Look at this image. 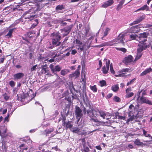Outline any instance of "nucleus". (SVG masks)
<instances>
[{"label": "nucleus", "mask_w": 152, "mask_h": 152, "mask_svg": "<svg viewBox=\"0 0 152 152\" xmlns=\"http://www.w3.org/2000/svg\"><path fill=\"white\" fill-rule=\"evenodd\" d=\"M39 7L37 6V8H34L30 9L26 11L23 15V17L24 19H28V21H31L33 19L38 17L37 11L40 10Z\"/></svg>", "instance_id": "obj_1"}, {"label": "nucleus", "mask_w": 152, "mask_h": 152, "mask_svg": "<svg viewBox=\"0 0 152 152\" xmlns=\"http://www.w3.org/2000/svg\"><path fill=\"white\" fill-rule=\"evenodd\" d=\"M52 37V43L53 45L58 46L60 45L61 42H60L61 37L59 31L53 32L51 34Z\"/></svg>", "instance_id": "obj_2"}, {"label": "nucleus", "mask_w": 152, "mask_h": 152, "mask_svg": "<svg viewBox=\"0 0 152 152\" xmlns=\"http://www.w3.org/2000/svg\"><path fill=\"white\" fill-rule=\"evenodd\" d=\"M89 105L90 107V109L87 110V114L91 118L90 120L95 122H100V121L98 120L97 118H93L95 116V113H96V115L97 116V114L96 113L97 112L94 108H91L90 107L91 106L90 104Z\"/></svg>", "instance_id": "obj_3"}, {"label": "nucleus", "mask_w": 152, "mask_h": 152, "mask_svg": "<svg viewBox=\"0 0 152 152\" xmlns=\"http://www.w3.org/2000/svg\"><path fill=\"white\" fill-rule=\"evenodd\" d=\"M150 46V44L147 42H139V44L138 45L139 47L137 48L138 51L142 52L143 50L149 48Z\"/></svg>", "instance_id": "obj_4"}, {"label": "nucleus", "mask_w": 152, "mask_h": 152, "mask_svg": "<svg viewBox=\"0 0 152 152\" xmlns=\"http://www.w3.org/2000/svg\"><path fill=\"white\" fill-rule=\"evenodd\" d=\"M75 113L76 118L77 120V122H78L83 116L82 110L78 106H76Z\"/></svg>", "instance_id": "obj_5"}, {"label": "nucleus", "mask_w": 152, "mask_h": 152, "mask_svg": "<svg viewBox=\"0 0 152 152\" xmlns=\"http://www.w3.org/2000/svg\"><path fill=\"white\" fill-rule=\"evenodd\" d=\"M72 28V25H71L65 27L62 29H61V32L64 33L63 34V37H64L68 35L71 31Z\"/></svg>", "instance_id": "obj_6"}, {"label": "nucleus", "mask_w": 152, "mask_h": 152, "mask_svg": "<svg viewBox=\"0 0 152 152\" xmlns=\"http://www.w3.org/2000/svg\"><path fill=\"white\" fill-rule=\"evenodd\" d=\"M104 61L106 62V66H104L102 67V71L104 74H106L108 73L109 69L110 61L109 60H108L106 58H104Z\"/></svg>", "instance_id": "obj_7"}, {"label": "nucleus", "mask_w": 152, "mask_h": 152, "mask_svg": "<svg viewBox=\"0 0 152 152\" xmlns=\"http://www.w3.org/2000/svg\"><path fill=\"white\" fill-rule=\"evenodd\" d=\"M49 67L51 69L52 72L56 75L57 77H58V75L56 74V72L60 71L61 69V67L58 65H56L54 67L53 64H51L50 65Z\"/></svg>", "instance_id": "obj_8"}, {"label": "nucleus", "mask_w": 152, "mask_h": 152, "mask_svg": "<svg viewBox=\"0 0 152 152\" xmlns=\"http://www.w3.org/2000/svg\"><path fill=\"white\" fill-rule=\"evenodd\" d=\"M147 37L148 35L147 33L144 32L139 34V36L138 37V39L137 40L139 42H147Z\"/></svg>", "instance_id": "obj_9"}, {"label": "nucleus", "mask_w": 152, "mask_h": 152, "mask_svg": "<svg viewBox=\"0 0 152 152\" xmlns=\"http://www.w3.org/2000/svg\"><path fill=\"white\" fill-rule=\"evenodd\" d=\"M140 98V101L141 102L152 105V101L149 100L146 97L141 96Z\"/></svg>", "instance_id": "obj_10"}, {"label": "nucleus", "mask_w": 152, "mask_h": 152, "mask_svg": "<svg viewBox=\"0 0 152 152\" xmlns=\"http://www.w3.org/2000/svg\"><path fill=\"white\" fill-rule=\"evenodd\" d=\"M133 57L131 55H129L124 58V63L126 65H129L133 61Z\"/></svg>", "instance_id": "obj_11"}, {"label": "nucleus", "mask_w": 152, "mask_h": 152, "mask_svg": "<svg viewBox=\"0 0 152 152\" xmlns=\"http://www.w3.org/2000/svg\"><path fill=\"white\" fill-rule=\"evenodd\" d=\"M140 27L139 25L133 26L129 29V32L133 33L138 32L140 31Z\"/></svg>", "instance_id": "obj_12"}, {"label": "nucleus", "mask_w": 152, "mask_h": 152, "mask_svg": "<svg viewBox=\"0 0 152 152\" xmlns=\"http://www.w3.org/2000/svg\"><path fill=\"white\" fill-rule=\"evenodd\" d=\"M76 42V45L78 47L77 48L78 50H79L80 51H83L84 49V45H82V42L78 39H76L75 40Z\"/></svg>", "instance_id": "obj_13"}, {"label": "nucleus", "mask_w": 152, "mask_h": 152, "mask_svg": "<svg viewBox=\"0 0 152 152\" xmlns=\"http://www.w3.org/2000/svg\"><path fill=\"white\" fill-rule=\"evenodd\" d=\"M24 76V74L22 72H19L13 75L15 80L20 79Z\"/></svg>", "instance_id": "obj_14"}, {"label": "nucleus", "mask_w": 152, "mask_h": 152, "mask_svg": "<svg viewBox=\"0 0 152 152\" xmlns=\"http://www.w3.org/2000/svg\"><path fill=\"white\" fill-rule=\"evenodd\" d=\"M130 69L128 68H126L125 69H122L120 71V73H121L118 75H115L116 77H124L125 75L124 74L126 73V72H129Z\"/></svg>", "instance_id": "obj_15"}, {"label": "nucleus", "mask_w": 152, "mask_h": 152, "mask_svg": "<svg viewBox=\"0 0 152 152\" xmlns=\"http://www.w3.org/2000/svg\"><path fill=\"white\" fill-rule=\"evenodd\" d=\"M80 75V72L79 69H77L75 72L72 74H70L69 75V78H71L75 77L76 78L79 76Z\"/></svg>", "instance_id": "obj_16"}, {"label": "nucleus", "mask_w": 152, "mask_h": 152, "mask_svg": "<svg viewBox=\"0 0 152 152\" xmlns=\"http://www.w3.org/2000/svg\"><path fill=\"white\" fill-rule=\"evenodd\" d=\"M145 18V14H143L141 16H140L137 19L134 21V23L138 24L144 20Z\"/></svg>", "instance_id": "obj_17"}, {"label": "nucleus", "mask_w": 152, "mask_h": 152, "mask_svg": "<svg viewBox=\"0 0 152 152\" xmlns=\"http://www.w3.org/2000/svg\"><path fill=\"white\" fill-rule=\"evenodd\" d=\"M152 72V69L150 67L145 70L140 74V76H143Z\"/></svg>", "instance_id": "obj_18"}, {"label": "nucleus", "mask_w": 152, "mask_h": 152, "mask_svg": "<svg viewBox=\"0 0 152 152\" xmlns=\"http://www.w3.org/2000/svg\"><path fill=\"white\" fill-rule=\"evenodd\" d=\"M41 69V72L42 74H45L49 71L48 67L47 66L46 64L45 65H42Z\"/></svg>", "instance_id": "obj_19"}, {"label": "nucleus", "mask_w": 152, "mask_h": 152, "mask_svg": "<svg viewBox=\"0 0 152 152\" xmlns=\"http://www.w3.org/2000/svg\"><path fill=\"white\" fill-rule=\"evenodd\" d=\"M124 35L123 34H120L118 37L117 39L118 40V43H122L124 44Z\"/></svg>", "instance_id": "obj_20"}, {"label": "nucleus", "mask_w": 152, "mask_h": 152, "mask_svg": "<svg viewBox=\"0 0 152 152\" xmlns=\"http://www.w3.org/2000/svg\"><path fill=\"white\" fill-rule=\"evenodd\" d=\"M65 126V129H71L73 126V125L72 124V122L71 121H68L63 126Z\"/></svg>", "instance_id": "obj_21"}, {"label": "nucleus", "mask_w": 152, "mask_h": 152, "mask_svg": "<svg viewBox=\"0 0 152 152\" xmlns=\"http://www.w3.org/2000/svg\"><path fill=\"white\" fill-rule=\"evenodd\" d=\"M134 144L138 146H142L144 145L142 142L140 141V140L139 139H136L134 141Z\"/></svg>", "instance_id": "obj_22"}, {"label": "nucleus", "mask_w": 152, "mask_h": 152, "mask_svg": "<svg viewBox=\"0 0 152 152\" xmlns=\"http://www.w3.org/2000/svg\"><path fill=\"white\" fill-rule=\"evenodd\" d=\"M149 7L148 6L147 4H145L143 7L137 10L135 12H137L140 10H146V11H148L149 10Z\"/></svg>", "instance_id": "obj_23"}, {"label": "nucleus", "mask_w": 152, "mask_h": 152, "mask_svg": "<svg viewBox=\"0 0 152 152\" xmlns=\"http://www.w3.org/2000/svg\"><path fill=\"white\" fill-rule=\"evenodd\" d=\"M141 52H138L137 49V54L134 60V61H136L141 58L142 55V53Z\"/></svg>", "instance_id": "obj_24"}, {"label": "nucleus", "mask_w": 152, "mask_h": 152, "mask_svg": "<svg viewBox=\"0 0 152 152\" xmlns=\"http://www.w3.org/2000/svg\"><path fill=\"white\" fill-rule=\"evenodd\" d=\"M16 29V28H15L9 30L8 33L6 34L5 36L8 37L9 38L11 37H12V33L14 31V29Z\"/></svg>", "instance_id": "obj_25"}, {"label": "nucleus", "mask_w": 152, "mask_h": 152, "mask_svg": "<svg viewBox=\"0 0 152 152\" xmlns=\"http://www.w3.org/2000/svg\"><path fill=\"white\" fill-rule=\"evenodd\" d=\"M125 1V0H123L120 1L119 4L117 5V7L116 10L118 11L120 10L122 7V5Z\"/></svg>", "instance_id": "obj_26"}, {"label": "nucleus", "mask_w": 152, "mask_h": 152, "mask_svg": "<svg viewBox=\"0 0 152 152\" xmlns=\"http://www.w3.org/2000/svg\"><path fill=\"white\" fill-rule=\"evenodd\" d=\"M23 40H25L26 42H23V43L24 44L27 45H29L28 44H31L32 45V43H31L30 42L29 39H28V37L24 38L23 37H22Z\"/></svg>", "instance_id": "obj_27"}, {"label": "nucleus", "mask_w": 152, "mask_h": 152, "mask_svg": "<svg viewBox=\"0 0 152 152\" xmlns=\"http://www.w3.org/2000/svg\"><path fill=\"white\" fill-rule=\"evenodd\" d=\"M65 8V6L63 4L58 5L56 7V10L58 11L59 10H61Z\"/></svg>", "instance_id": "obj_28"}, {"label": "nucleus", "mask_w": 152, "mask_h": 152, "mask_svg": "<svg viewBox=\"0 0 152 152\" xmlns=\"http://www.w3.org/2000/svg\"><path fill=\"white\" fill-rule=\"evenodd\" d=\"M20 140H21L25 142H29L30 141H31L30 138L28 137L20 138Z\"/></svg>", "instance_id": "obj_29"}, {"label": "nucleus", "mask_w": 152, "mask_h": 152, "mask_svg": "<svg viewBox=\"0 0 152 152\" xmlns=\"http://www.w3.org/2000/svg\"><path fill=\"white\" fill-rule=\"evenodd\" d=\"M62 53H61L62 54ZM61 53H60L59 54L57 55V54H56L54 56V58H56V57H59V59H58V61H59L63 58L64 57H63V55H61Z\"/></svg>", "instance_id": "obj_30"}, {"label": "nucleus", "mask_w": 152, "mask_h": 152, "mask_svg": "<svg viewBox=\"0 0 152 152\" xmlns=\"http://www.w3.org/2000/svg\"><path fill=\"white\" fill-rule=\"evenodd\" d=\"M98 113L100 114V116L102 118L104 119L105 118V116H106L105 112L102 111H98Z\"/></svg>", "instance_id": "obj_31"}, {"label": "nucleus", "mask_w": 152, "mask_h": 152, "mask_svg": "<svg viewBox=\"0 0 152 152\" xmlns=\"http://www.w3.org/2000/svg\"><path fill=\"white\" fill-rule=\"evenodd\" d=\"M119 88L118 84L115 85L111 87V89L114 92H116L119 90Z\"/></svg>", "instance_id": "obj_32"}, {"label": "nucleus", "mask_w": 152, "mask_h": 152, "mask_svg": "<svg viewBox=\"0 0 152 152\" xmlns=\"http://www.w3.org/2000/svg\"><path fill=\"white\" fill-rule=\"evenodd\" d=\"M142 92V96H144V95H145L146 94V90H142L140 91L139 92H138V98L137 99H139L140 97V93Z\"/></svg>", "instance_id": "obj_33"}, {"label": "nucleus", "mask_w": 152, "mask_h": 152, "mask_svg": "<svg viewBox=\"0 0 152 152\" xmlns=\"http://www.w3.org/2000/svg\"><path fill=\"white\" fill-rule=\"evenodd\" d=\"M69 72V70L68 69H64L62 70L61 72V74L63 76H64Z\"/></svg>", "instance_id": "obj_34"}, {"label": "nucleus", "mask_w": 152, "mask_h": 152, "mask_svg": "<svg viewBox=\"0 0 152 152\" xmlns=\"http://www.w3.org/2000/svg\"><path fill=\"white\" fill-rule=\"evenodd\" d=\"M134 95V93L133 92L126 93L125 97L126 98H129L133 96Z\"/></svg>", "instance_id": "obj_35"}, {"label": "nucleus", "mask_w": 152, "mask_h": 152, "mask_svg": "<svg viewBox=\"0 0 152 152\" xmlns=\"http://www.w3.org/2000/svg\"><path fill=\"white\" fill-rule=\"evenodd\" d=\"M83 149H82L83 152H89V148L86 145L83 146Z\"/></svg>", "instance_id": "obj_36"}, {"label": "nucleus", "mask_w": 152, "mask_h": 152, "mask_svg": "<svg viewBox=\"0 0 152 152\" xmlns=\"http://www.w3.org/2000/svg\"><path fill=\"white\" fill-rule=\"evenodd\" d=\"M110 30V29L109 28H107L104 31V35L103 37H102V39L103 40V38L104 37H106L107 35L108 34V32Z\"/></svg>", "instance_id": "obj_37"}, {"label": "nucleus", "mask_w": 152, "mask_h": 152, "mask_svg": "<svg viewBox=\"0 0 152 152\" xmlns=\"http://www.w3.org/2000/svg\"><path fill=\"white\" fill-rule=\"evenodd\" d=\"M90 88L91 90H92L94 92H96L97 91V88H96V86L95 85L94 86H90Z\"/></svg>", "instance_id": "obj_38"}, {"label": "nucleus", "mask_w": 152, "mask_h": 152, "mask_svg": "<svg viewBox=\"0 0 152 152\" xmlns=\"http://www.w3.org/2000/svg\"><path fill=\"white\" fill-rule=\"evenodd\" d=\"M115 49L116 50L121 51L124 52V53H126L127 51L126 49L125 48H116Z\"/></svg>", "instance_id": "obj_39"}, {"label": "nucleus", "mask_w": 152, "mask_h": 152, "mask_svg": "<svg viewBox=\"0 0 152 152\" xmlns=\"http://www.w3.org/2000/svg\"><path fill=\"white\" fill-rule=\"evenodd\" d=\"M138 37V36L136 34H132L129 36L130 39L131 40H135Z\"/></svg>", "instance_id": "obj_40"}, {"label": "nucleus", "mask_w": 152, "mask_h": 152, "mask_svg": "<svg viewBox=\"0 0 152 152\" xmlns=\"http://www.w3.org/2000/svg\"><path fill=\"white\" fill-rule=\"evenodd\" d=\"M61 116L62 117V118H61L62 122V125L63 126L66 123V118L65 116H63L62 114H61Z\"/></svg>", "instance_id": "obj_41"}, {"label": "nucleus", "mask_w": 152, "mask_h": 152, "mask_svg": "<svg viewBox=\"0 0 152 152\" xmlns=\"http://www.w3.org/2000/svg\"><path fill=\"white\" fill-rule=\"evenodd\" d=\"M100 86L101 87L105 86L106 85V81L104 80H102L101 81H100L99 82Z\"/></svg>", "instance_id": "obj_42"}, {"label": "nucleus", "mask_w": 152, "mask_h": 152, "mask_svg": "<svg viewBox=\"0 0 152 152\" xmlns=\"http://www.w3.org/2000/svg\"><path fill=\"white\" fill-rule=\"evenodd\" d=\"M53 131L54 129H53L50 128V129H47L45 130V131L47 134H49L53 132Z\"/></svg>", "instance_id": "obj_43"}, {"label": "nucleus", "mask_w": 152, "mask_h": 152, "mask_svg": "<svg viewBox=\"0 0 152 152\" xmlns=\"http://www.w3.org/2000/svg\"><path fill=\"white\" fill-rule=\"evenodd\" d=\"M25 145L26 144H21V145H20L19 147L20 149H22L23 150H26L28 148L27 147H25Z\"/></svg>", "instance_id": "obj_44"}, {"label": "nucleus", "mask_w": 152, "mask_h": 152, "mask_svg": "<svg viewBox=\"0 0 152 152\" xmlns=\"http://www.w3.org/2000/svg\"><path fill=\"white\" fill-rule=\"evenodd\" d=\"M113 100L114 101L117 102H120L121 101V99L117 96H115L114 97Z\"/></svg>", "instance_id": "obj_45"}, {"label": "nucleus", "mask_w": 152, "mask_h": 152, "mask_svg": "<svg viewBox=\"0 0 152 152\" xmlns=\"http://www.w3.org/2000/svg\"><path fill=\"white\" fill-rule=\"evenodd\" d=\"M110 71L113 74H115V71H114L113 67V66L112 63H111L110 64Z\"/></svg>", "instance_id": "obj_46"}, {"label": "nucleus", "mask_w": 152, "mask_h": 152, "mask_svg": "<svg viewBox=\"0 0 152 152\" xmlns=\"http://www.w3.org/2000/svg\"><path fill=\"white\" fill-rule=\"evenodd\" d=\"M37 65L36 64L33 66L30 69V71L31 72H32L33 71H35L37 69Z\"/></svg>", "instance_id": "obj_47"}, {"label": "nucleus", "mask_w": 152, "mask_h": 152, "mask_svg": "<svg viewBox=\"0 0 152 152\" xmlns=\"http://www.w3.org/2000/svg\"><path fill=\"white\" fill-rule=\"evenodd\" d=\"M136 80V78H134L132 79L129 82H128L127 83L126 85L127 86H128L129 85H130L132 84L135 80Z\"/></svg>", "instance_id": "obj_48"}, {"label": "nucleus", "mask_w": 152, "mask_h": 152, "mask_svg": "<svg viewBox=\"0 0 152 152\" xmlns=\"http://www.w3.org/2000/svg\"><path fill=\"white\" fill-rule=\"evenodd\" d=\"M143 134L144 136H145L146 137H150L151 136L149 134H147V132L145 130H143Z\"/></svg>", "instance_id": "obj_49"}, {"label": "nucleus", "mask_w": 152, "mask_h": 152, "mask_svg": "<svg viewBox=\"0 0 152 152\" xmlns=\"http://www.w3.org/2000/svg\"><path fill=\"white\" fill-rule=\"evenodd\" d=\"M134 117L133 116H131L130 117L127 119L126 121V123L128 124L129 122L130 121H132L133 120Z\"/></svg>", "instance_id": "obj_50"}, {"label": "nucleus", "mask_w": 152, "mask_h": 152, "mask_svg": "<svg viewBox=\"0 0 152 152\" xmlns=\"http://www.w3.org/2000/svg\"><path fill=\"white\" fill-rule=\"evenodd\" d=\"M3 96H4V99L6 101L7 100L10 98V96H9L6 93H5L3 95Z\"/></svg>", "instance_id": "obj_51"}, {"label": "nucleus", "mask_w": 152, "mask_h": 152, "mask_svg": "<svg viewBox=\"0 0 152 152\" xmlns=\"http://www.w3.org/2000/svg\"><path fill=\"white\" fill-rule=\"evenodd\" d=\"M9 84L12 87H13L15 85V83L13 81L11 80L9 82Z\"/></svg>", "instance_id": "obj_52"}, {"label": "nucleus", "mask_w": 152, "mask_h": 152, "mask_svg": "<svg viewBox=\"0 0 152 152\" xmlns=\"http://www.w3.org/2000/svg\"><path fill=\"white\" fill-rule=\"evenodd\" d=\"M116 116L118 117V118L120 119H123V120H125L126 118V117L125 116H122L118 115H116Z\"/></svg>", "instance_id": "obj_53"}, {"label": "nucleus", "mask_w": 152, "mask_h": 152, "mask_svg": "<svg viewBox=\"0 0 152 152\" xmlns=\"http://www.w3.org/2000/svg\"><path fill=\"white\" fill-rule=\"evenodd\" d=\"M55 59H56L55 58H54V57H53V58H51V59H50V60H49V59L48 58L47 59L45 60V63L46 62V61H49V62H50V63H51L53 62H54L55 61Z\"/></svg>", "instance_id": "obj_54"}, {"label": "nucleus", "mask_w": 152, "mask_h": 152, "mask_svg": "<svg viewBox=\"0 0 152 152\" xmlns=\"http://www.w3.org/2000/svg\"><path fill=\"white\" fill-rule=\"evenodd\" d=\"M107 2H104L103 4L102 5V7L104 8H106L110 6L109 5L107 4Z\"/></svg>", "instance_id": "obj_55"}, {"label": "nucleus", "mask_w": 152, "mask_h": 152, "mask_svg": "<svg viewBox=\"0 0 152 152\" xmlns=\"http://www.w3.org/2000/svg\"><path fill=\"white\" fill-rule=\"evenodd\" d=\"M107 3H108L110 6L111 5L114 3V1L113 0H108V1H107Z\"/></svg>", "instance_id": "obj_56"}, {"label": "nucleus", "mask_w": 152, "mask_h": 152, "mask_svg": "<svg viewBox=\"0 0 152 152\" xmlns=\"http://www.w3.org/2000/svg\"><path fill=\"white\" fill-rule=\"evenodd\" d=\"M115 41V40H113L112 41H110L107 42V45L110 46H112L114 45L115 43H113Z\"/></svg>", "instance_id": "obj_57"}, {"label": "nucleus", "mask_w": 152, "mask_h": 152, "mask_svg": "<svg viewBox=\"0 0 152 152\" xmlns=\"http://www.w3.org/2000/svg\"><path fill=\"white\" fill-rule=\"evenodd\" d=\"M81 141L82 142V144L83 146L86 145V140L84 138L81 139Z\"/></svg>", "instance_id": "obj_58"}, {"label": "nucleus", "mask_w": 152, "mask_h": 152, "mask_svg": "<svg viewBox=\"0 0 152 152\" xmlns=\"http://www.w3.org/2000/svg\"><path fill=\"white\" fill-rule=\"evenodd\" d=\"M83 101L84 104H87L88 103L89 104L90 101L87 98H86L85 99H84Z\"/></svg>", "instance_id": "obj_59"}, {"label": "nucleus", "mask_w": 152, "mask_h": 152, "mask_svg": "<svg viewBox=\"0 0 152 152\" xmlns=\"http://www.w3.org/2000/svg\"><path fill=\"white\" fill-rule=\"evenodd\" d=\"M80 131V129L78 128H76L75 129H74L72 131V132L73 133H78Z\"/></svg>", "instance_id": "obj_60"}, {"label": "nucleus", "mask_w": 152, "mask_h": 152, "mask_svg": "<svg viewBox=\"0 0 152 152\" xmlns=\"http://www.w3.org/2000/svg\"><path fill=\"white\" fill-rule=\"evenodd\" d=\"M60 24L61 26H64L66 25V23L64 22L63 21L61 20L60 21Z\"/></svg>", "instance_id": "obj_61"}, {"label": "nucleus", "mask_w": 152, "mask_h": 152, "mask_svg": "<svg viewBox=\"0 0 152 152\" xmlns=\"http://www.w3.org/2000/svg\"><path fill=\"white\" fill-rule=\"evenodd\" d=\"M21 20V19H18L16 20L14 22V24L15 25L18 24L20 22Z\"/></svg>", "instance_id": "obj_62"}, {"label": "nucleus", "mask_w": 152, "mask_h": 152, "mask_svg": "<svg viewBox=\"0 0 152 152\" xmlns=\"http://www.w3.org/2000/svg\"><path fill=\"white\" fill-rule=\"evenodd\" d=\"M132 90V88L130 87H129V88H127L126 89V93L129 92L130 91H131Z\"/></svg>", "instance_id": "obj_63"}, {"label": "nucleus", "mask_w": 152, "mask_h": 152, "mask_svg": "<svg viewBox=\"0 0 152 152\" xmlns=\"http://www.w3.org/2000/svg\"><path fill=\"white\" fill-rule=\"evenodd\" d=\"M87 134V132L84 130H83L80 133V134H81V135H86Z\"/></svg>", "instance_id": "obj_64"}]
</instances>
